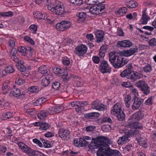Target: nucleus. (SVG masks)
Listing matches in <instances>:
<instances>
[{
    "mask_svg": "<svg viewBox=\"0 0 156 156\" xmlns=\"http://www.w3.org/2000/svg\"><path fill=\"white\" fill-rule=\"evenodd\" d=\"M89 145V148L91 149L98 148L97 151V156H103L105 149L108 147V144H110V140L106 137H98L97 139H94Z\"/></svg>",
    "mask_w": 156,
    "mask_h": 156,
    "instance_id": "obj_1",
    "label": "nucleus"
},
{
    "mask_svg": "<svg viewBox=\"0 0 156 156\" xmlns=\"http://www.w3.org/2000/svg\"><path fill=\"white\" fill-rule=\"evenodd\" d=\"M115 54L114 52L109 54V60L115 68H120L127 63L128 61L126 58H122Z\"/></svg>",
    "mask_w": 156,
    "mask_h": 156,
    "instance_id": "obj_2",
    "label": "nucleus"
},
{
    "mask_svg": "<svg viewBox=\"0 0 156 156\" xmlns=\"http://www.w3.org/2000/svg\"><path fill=\"white\" fill-rule=\"evenodd\" d=\"M103 2L101 0H88L87 3L90 5H94L98 3V5H94L91 7L89 9L90 12L93 14H98L102 10L104 9L105 5L102 4Z\"/></svg>",
    "mask_w": 156,
    "mask_h": 156,
    "instance_id": "obj_3",
    "label": "nucleus"
},
{
    "mask_svg": "<svg viewBox=\"0 0 156 156\" xmlns=\"http://www.w3.org/2000/svg\"><path fill=\"white\" fill-rule=\"evenodd\" d=\"M111 113L116 116L119 121H122L125 119V115L122 111L119 104L117 103L114 106L113 108L111 111Z\"/></svg>",
    "mask_w": 156,
    "mask_h": 156,
    "instance_id": "obj_4",
    "label": "nucleus"
},
{
    "mask_svg": "<svg viewBox=\"0 0 156 156\" xmlns=\"http://www.w3.org/2000/svg\"><path fill=\"white\" fill-rule=\"evenodd\" d=\"M129 126L132 128L131 129L129 130L124 136H127L128 139L131 136L135 135L136 134L138 133L137 129H141L142 126L141 124L138 122H134L133 123H131L129 124Z\"/></svg>",
    "mask_w": 156,
    "mask_h": 156,
    "instance_id": "obj_5",
    "label": "nucleus"
},
{
    "mask_svg": "<svg viewBox=\"0 0 156 156\" xmlns=\"http://www.w3.org/2000/svg\"><path fill=\"white\" fill-rule=\"evenodd\" d=\"M54 13L58 15H62L65 13L64 6L59 1H56L55 2V9Z\"/></svg>",
    "mask_w": 156,
    "mask_h": 156,
    "instance_id": "obj_6",
    "label": "nucleus"
},
{
    "mask_svg": "<svg viewBox=\"0 0 156 156\" xmlns=\"http://www.w3.org/2000/svg\"><path fill=\"white\" fill-rule=\"evenodd\" d=\"M135 85L143 91L144 94L147 95L150 93L149 87L144 81H139L136 83Z\"/></svg>",
    "mask_w": 156,
    "mask_h": 156,
    "instance_id": "obj_7",
    "label": "nucleus"
},
{
    "mask_svg": "<svg viewBox=\"0 0 156 156\" xmlns=\"http://www.w3.org/2000/svg\"><path fill=\"white\" fill-rule=\"evenodd\" d=\"M70 26L71 23L69 22L63 21L60 23H56L55 28L58 30L62 31L69 28Z\"/></svg>",
    "mask_w": 156,
    "mask_h": 156,
    "instance_id": "obj_8",
    "label": "nucleus"
},
{
    "mask_svg": "<svg viewBox=\"0 0 156 156\" xmlns=\"http://www.w3.org/2000/svg\"><path fill=\"white\" fill-rule=\"evenodd\" d=\"M103 155V156H121V154L118 150H112L110 149L108 144V147L105 149Z\"/></svg>",
    "mask_w": 156,
    "mask_h": 156,
    "instance_id": "obj_9",
    "label": "nucleus"
},
{
    "mask_svg": "<svg viewBox=\"0 0 156 156\" xmlns=\"http://www.w3.org/2000/svg\"><path fill=\"white\" fill-rule=\"evenodd\" d=\"M87 48L86 45L81 44L76 48L75 53L79 56H83L87 52Z\"/></svg>",
    "mask_w": 156,
    "mask_h": 156,
    "instance_id": "obj_10",
    "label": "nucleus"
},
{
    "mask_svg": "<svg viewBox=\"0 0 156 156\" xmlns=\"http://www.w3.org/2000/svg\"><path fill=\"white\" fill-rule=\"evenodd\" d=\"M100 69L101 72L104 73H110L111 69L109 67L108 62L105 60H103L101 64Z\"/></svg>",
    "mask_w": 156,
    "mask_h": 156,
    "instance_id": "obj_11",
    "label": "nucleus"
},
{
    "mask_svg": "<svg viewBox=\"0 0 156 156\" xmlns=\"http://www.w3.org/2000/svg\"><path fill=\"white\" fill-rule=\"evenodd\" d=\"M137 51L138 48L136 47L131 48L129 50L121 51V54L123 56L128 57L134 55Z\"/></svg>",
    "mask_w": 156,
    "mask_h": 156,
    "instance_id": "obj_12",
    "label": "nucleus"
},
{
    "mask_svg": "<svg viewBox=\"0 0 156 156\" xmlns=\"http://www.w3.org/2000/svg\"><path fill=\"white\" fill-rule=\"evenodd\" d=\"M70 133L69 131L64 129H60L58 131L59 136L64 140L69 138Z\"/></svg>",
    "mask_w": 156,
    "mask_h": 156,
    "instance_id": "obj_13",
    "label": "nucleus"
},
{
    "mask_svg": "<svg viewBox=\"0 0 156 156\" xmlns=\"http://www.w3.org/2000/svg\"><path fill=\"white\" fill-rule=\"evenodd\" d=\"M133 46V43L129 40L119 41L117 46L119 47L129 48Z\"/></svg>",
    "mask_w": 156,
    "mask_h": 156,
    "instance_id": "obj_14",
    "label": "nucleus"
},
{
    "mask_svg": "<svg viewBox=\"0 0 156 156\" xmlns=\"http://www.w3.org/2000/svg\"><path fill=\"white\" fill-rule=\"evenodd\" d=\"M143 102V100L141 98L135 97L134 98V102L132 106V108L135 110L138 109Z\"/></svg>",
    "mask_w": 156,
    "mask_h": 156,
    "instance_id": "obj_15",
    "label": "nucleus"
},
{
    "mask_svg": "<svg viewBox=\"0 0 156 156\" xmlns=\"http://www.w3.org/2000/svg\"><path fill=\"white\" fill-rule=\"evenodd\" d=\"M143 117V115L140 112H137L134 114L132 116L131 123L137 122L136 121L139 119H141Z\"/></svg>",
    "mask_w": 156,
    "mask_h": 156,
    "instance_id": "obj_16",
    "label": "nucleus"
},
{
    "mask_svg": "<svg viewBox=\"0 0 156 156\" xmlns=\"http://www.w3.org/2000/svg\"><path fill=\"white\" fill-rule=\"evenodd\" d=\"M91 105L93 109L97 110H102L105 109V105L101 104L99 101H93Z\"/></svg>",
    "mask_w": 156,
    "mask_h": 156,
    "instance_id": "obj_17",
    "label": "nucleus"
},
{
    "mask_svg": "<svg viewBox=\"0 0 156 156\" xmlns=\"http://www.w3.org/2000/svg\"><path fill=\"white\" fill-rule=\"evenodd\" d=\"M63 109V107L61 106H56L52 107L49 109L50 114H52L55 113H58L61 112Z\"/></svg>",
    "mask_w": 156,
    "mask_h": 156,
    "instance_id": "obj_18",
    "label": "nucleus"
},
{
    "mask_svg": "<svg viewBox=\"0 0 156 156\" xmlns=\"http://www.w3.org/2000/svg\"><path fill=\"white\" fill-rule=\"evenodd\" d=\"M23 151L27 154H28L30 156H35V151L31 149L29 147L26 145L25 147L22 149ZM36 153V152H35ZM36 153H37L36 152Z\"/></svg>",
    "mask_w": 156,
    "mask_h": 156,
    "instance_id": "obj_19",
    "label": "nucleus"
},
{
    "mask_svg": "<svg viewBox=\"0 0 156 156\" xmlns=\"http://www.w3.org/2000/svg\"><path fill=\"white\" fill-rule=\"evenodd\" d=\"M76 16L78 17V22L79 23H83L86 18V13L83 12H81L77 13Z\"/></svg>",
    "mask_w": 156,
    "mask_h": 156,
    "instance_id": "obj_20",
    "label": "nucleus"
},
{
    "mask_svg": "<svg viewBox=\"0 0 156 156\" xmlns=\"http://www.w3.org/2000/svg\"><path fill=\"white\" fill-rule=\"evenodd\" d=\"M95 35L98 43L100 42L103 41L104 37V33L103 31L98 30L96 32Z\"/></svg>",
    "mask_w": 156,
    "mask_h": 156,
    "instance_id": "obj_21",
    "label": "nucleus"
},
{
    "mask_svg": "<svg viewBox=\"0 0 156 156\" xmlns=\"http://www.w3.org/2000/svg\"><path fill=\"white\" fill-rule=\"evenodd\" d=\"M49 111L48 112L41 111L37 114V117L40 120L44 119L45 118L50 115L49 113Z\"/></svg>",
    "mask_w": 156,
    "mask_h": 156,
    "instance_id": "obj_22",
    "label": "nucleus"
},
{
    "mask_svg": "<svg viewBox=\"0 0 156 156\" xmlns=\"http://www.w3.org/2000/svg\"><path fill=\"white\" fill-rule=\"evenodd\" d=\"M150 19V17L147 15V13L145 11H143L141 18L140 19V21L142 24H146L147 23L148 21Z\"/></svg>",
    "mask_w": 156,
    "mask_h": 156,
    "instance_id": "obj_23",
    "label": "nucleus"
},
{
    "mask_svg": "<svg viewBox=\"0 0 156 156\" xmlns=\"http://www.w3.org/2000/svg\"><path fill=\"white\" fill-rule=\"evenodd\" d=\"M142 77V75L139 73L136 72L132 73L130 79L132 81H135L139 79Z\"/></svg>",
    "mask_w": 156,
    "mask_h": 156,
    "instance_id": "obj_24",
    "label": "nucleus"
},
{
    "mask_svg": "<svg viewBox=\"0 0 156 156\" xmlns=\"http://www.w3.org/2000/svg\"><path fill=\"white\" fill-rule=\"evenodd\" d=\"M36 124H39L40 126L39 129L41 130H46L50 127V125L46 122H36Z\"/></svg>",
    "mask_w": 156,
    "mask_h": 156,
    "instance_id": "obj_25",
    "label": "nucleus"
},
{
    "mask_svg": "<svg viewBox=\"0 0 156 156\" xmlns=\"http://www.w3.org/2000/svg\"><path fill=\"white\" fill-rule=\"evenodd\" d=\"M51 77L50 75H46L45 77L43 78L42 80L41 83L43 86L44 87L47 86L50 83V78Z\"/></svg>",
    "mask_w": 156,
    "mask_h": 156,
    "instance_id": "obj_26",
    "label": "nucleus"
},
{
    "mask_svg": "<svg viewBox=\"0 0 156 156\" xmlns=\"http://www.w3.org/2000/svg\"><path fill=\"white\" fill-rule=\"evenodd\" d=\"M99 115V114L98 112H91L86 114L84 115V116L87 119H94L98 117Z\"/></svg>",
    "mask_w": 156,
    "mask_h": 156,
    "instance_id": "obj_27",
    "label": "nucleus"
},
{
    "mask_svg": "<svg viewBox=\"0 0 156 156\" xmlns=\"http://www.w3.org/2000/svg\"><path fill=\"white\" fill-rule=\"evenodd\" d=\"M35 18H37L39 19H46L47 18V15L45 13H41L39 12H36L34 14Z\"/></svg>",
    "mask_w": 156,
    "mask_h": 156,
    "instance_id": "obj_28",
    "label": "nucleus"
},
{
    "mask_svg": "<svg viewBox=\"0 0 156 156\" xmlns=\"http://www.w3.org/2000/svg\"><path fill=\"white\" fill-rule=\"evenodd\" d=\"M126 5L130 9L136 8L138 6L137 3L134 1H130L126 3Z\"/></svg>",
    "mask_w": 156,
    "mask_h": 156,
    "instance_id": "obj_29",
    "label": "nucleus"
},
{
    "mask_svg": "<svg viewBox=\"0 0 156 156\" xmlns=\"http://www.w3.org/2000/svg\"><path fill=\"white\" fill-rule=\"evenodd\" d=\"M49 71V69L45 66H41L38 69L39 72L42 74H46L45 76L48 75V73Z\"/></svg>",
    "mask_w": 156,
    "mask_h": 156,
    "instance_id": "obj_30",
    "label": "nucleus"
},
{
    "mask_svg": "<svg viewBox=\"0 0 156 156\" xmlns=\"http://www.w3.org/2000/svg\"><path fill=\"white\" fill-rule=\"evenodd\" d=\"M131 74L130 72L125 69L121 73L120 75L122 77H126L127 79H130Z\"/></svg>",
    "mask_w": 156,
    "mask_h": 156,
    "instance_id": "obj_31",
    "label": "nucleus"
},
{
    "mask_svg": "<svg viewBox=\"0 0 156 156\" xmlns=\"http://www.w3.org/2000/svg\"><path fill=\"white\" fill-rule=\"evenodd\" d=\"M138 142L140 145L144 148L147 147V141L146 138L140 137L138 139Z\"/></svg>",
    "mask_w": 156,
    "mask_h": 156,
    "instance_id": "obj_32",
    "label": "nucleus"
},
{
    "mask_svg": "<svg viewBox=\"0 0 156 156\" xmlns=\"http://www.w3.org/2000/svg\"><path fill=\"white\" fill-rule=\"evenodd\" d=\"M23 62H22L20 63H18V64H16V66L18 69L20 70V72H24L26 71V68L23 65Z\"/></svg>",
    "mask_w": 156,
    "mask_h": 156,
    "instance_id": "obj_33",
    "label": "nucleus"
},
{
    "mask_svg": "<svg viewBox=\"0 0 156 156\" xmlns=\"http://www.w3.org/2000/svg\"><path fill=\"white\" fill-rule=\"evenodd\" d=\"M45 100L44 98H39L34 102V105L36 106L40 105L45 101Z\"/></svg>",
    "mask_w": 156,
    "mask_h": 156,
    "instance_id": "obj_34",
    "label": "nucleus"
},
{
    "mask_svg": "<svg viewBox=\"0 0 156 156\" xmlns=\"http://www.w3.org/2000/svg\"><path fill=\"white\" fill-rule=\"evenodd\" d=\"M79 142L80 147H85L89 143L88 141H87L84 139L82 138L79 139Z\"/></svg>",
    "mask_w": 156,
    "mask_h": 156,
    "instance_id": "obj_35",
    "label": "nucleus"
},
{
    "mask_svg": "<svg viewBox=\"0 0 156 156\" xmlns=\"http://www.w3.org/2000/svg\"><path fill=\"white\" fill-rule=\"evenodd\" d=\"M131 100V97L130 96L127 95L124 98V101L126 105V107L129 108L130 107V103Z\"/></svg>",
    "mask_w": 156,
    "mask_h": 156,
    "instance_id": "obj_36",
    "label": "nucleus"
},
{
    "mask_svg": "<svg viewBox=\"0 0 156 156\" xmlns=\"http://www.w3.org/2000/svg\"><path fill=\"white\" fill-rule=\"evenodd\" d=\"M53 70L54 73L55 74L58 75L61 74V76H63V75H62L61 74L63 72V70H62L61 69L55 67L53 69Z\"/></svg>",
    "mask_w": 156,
    "mask_h": 156,
    "instance_id": "obj_37",
    "label": "nucleus"
},
{
    "mask_svg": "<svg viewBox=\"0 0 156 156\" xmlns=\"http://www.w3.org/2000/svg\"><path fill=\"white\" fill-rule=\"evenodd\" d=\"M40 140L42 142L45 147L49 148L51 147V145L50 144L49 141L45 140L42 138H40Z\"/></svg>",
    "mask_w": 156,
    "mask_h": 156,
    "instance_id": "obj_38",
    "label": "nucleus"
},
{
    "mask_svg": "<svg viewBox=\"0 0 156 156\" xmlns=\"http://www.w3.org/2000/svg\"><path fill=\"white\" fill-rule=\"evenodd\" d=\"M143 70L145 72L149 73L152 70V67L151 65L148 64L143 68Z\"/></svg>",
    "mask_w": 156,
    "mask_h": 156,
    "instance_id": "obj_39",
    "label": "nucleus"
},
{
    "mask_svg": "<svg viewBox=\"0 0 156 156\" xmlns=\"http://www.w3.org/2000/svg\"><path fill=\"white\" fill-rule=\"evenodd\" d=\"M127 140H128V137L124 136L119 138L117 141V142L119 144H121L124 142H126Z\"/></svg>",
    "mask_w": 156,
    "mask_h": 156,
    "instance_id": "obj_40",
    "label": "nucleus"
},
{
    "mask_svg": "<svg viewBox=\"0 0 156 156\" xmlns=\"http://www.w3.org/2000/svg\"><path fill=\"white\" fill-rule=\"evenodd\" d=\"M11 94L16 97H18L20 94V90L17 89H16L15 90L11 92Z\"/></svg>",
    "mask_w": 156,
    "mask_h": 156,
    "instance_id": "obj_41",
    "label": "nucleus"
},
{
    "mask_svg": "<svg viewBox=\"0 0 156 156\" xmlns=\"http://www.w3.org/2000/svg\"><path fill=\"white\" fill-rule=\"evenodd\" d=\"M9 82L8 81H5L3 84L2 87V90H6V93H7V91L9 90Z\"/></svg>",
    "mask_w": 156,
    "mask_h": 156,
    "instance_id": "obj_42",
    "label": "nucleus"
},
{
    "mask_svg": "<svg viewBox=\"0 0 156 156\" xmlns=\"http://www.w3.org/2000/svg\"><path fill=\"white\" fill-rule=\"evenodd\" d=\"M75 78V79H78V80H76L77 81L76 85L77 87H80L83 85V84L82 80H81V78L80 77L76 76Z\"/></svg>",
    "mask_w": 156,
    "mask_h": 156,
    "instance_id": "obj_43",
    "label": "nucleus"
},
{
    "mask_svg": "<svg viewBox=\"0 0 156 156\" xmlns=\"http://www.w3.org/2000/svg\"><path fill=\"white\" fill-rule=\"evenodd\" d=\"M127 12V9L126 8L123 7L120 9L118 11V12L119 14L122 16H123L124 14L126 13Z\"/></svg>",
    "mask_w": 156,
    "mask_h": 156,
    "instance_id": "obj_44",
    "label": "nucleus"
},
{
    "mask_svg": "<svg viewBox=\"0 0 156 156\" xmlns=\"http://www.w3.org/2000/svg\"><path fill=\"white\" fill-rule=\"evenodd\" d=\"M5 72L8 73H12L14 71L13 67L12 66H9L7 67L5 69Z\"/></svg>",
    "mask_w": 156,
    "mask_h": 156,
    "instance_id": "obj_45",
    "label": "nucleus"
},
{
    "mask_svg": "<svg viewBox=\"0 0 156 156\" xmlns=\"http://www.w3.org/2000/svg\"><path fill=\"white\" fill-rule=\"evenodd\" d=\"M60 84L59 82H55L52 84V87L55 90H57L60 87Z\"/></svg>",
    "mask_w": 156,
    "mask_h": 156,
    "instance_id": "obj_46",
    "label": "nucleus"
},
{
    "mask_svg": "<svg viewBox=\"0 0 156 156\" xmlns=\"http://www.w3.org/2000/svg\"><path fill=\"white\" fill-rule=\"evenodd\" d=\"M149 45L154 47L156 45V41L154 38H153L150 40L149 41Z\"/></svg>",
    "mask_w": 156,
    "mask_h": 156,
    "instance_id": "obj_47",
    "label": "nucleus"
},
{
    "mask_svg": "<svg viewBox=\"0 0 156 156\" xmlns=\"http://www.w3.org/2000/svg\"><path fill=\"white\" fill-rule=\"evenodd\" d=\"M30 28L33 33L35 34L36 33L37 27L36 25L34 24L30 26Z\"/></svg>",
    "mask_w": 156,
    "mask_h": 156,
    "instance_id": "obj_48",
    "label": "nucleus"
},
{
    "mask_svg": "<svg viewBox=\"0 0 156 156\" xmlns=\"http://www.w3.org/2000/svg\"><path fill=\"white\" fill-rule=\"evenodd\" d=\"M102 121L103 122H108L110 123H112V120L108 117H105L103 118L102 119Z\"/></svg>",
    "mask_w": 156,
    "mask_h": 156,
    "instance_id": "obj_49",
    "label": "nucleus"
},
{
    "mask_svg": "<svg viewBox=\"0 0 156 156\" xmlns=\"http://www.w3.org/2000/svg\"><path fill=\"white\" fill-rule=\"evenodd\" d=\"M29 90L31 92L33 93H37L38 91V90L37 89L36 87L32 86L29 88Z\"/></svg>",
    "mask_w": 156,
    "mask_h": 156,
    "instance_id": "obj_50",
    "label": "nucleus"
},
{
    "mask_svg": "<svg viewBox=\"0 0 156 156\" xmlns=\"http://www.w3.org/2000/svg\"><path fill=\"white\" fill-rule=\"evenodd\" d=\"M33 142L34 143L38 145L40 147H42V144L41 141L35 138L33 140Z\"/></svg>",
    "mask_w": 156,
    "mask_h": 156,
    "instance_id": "obj_51",
    "label": "nucleus"
},
{
    "mask_svg": "<svg viewBox=\"0 0 156 156\" xmlns=\"http://www.w3.org/2000/svg\"><path fill=\"white\" fill-rule=\"evenodd\" d=\"M133 69V67L131 63L129 64L126 66V69H125L126 70H127V71L130 72L131 73H132V70Z\"/></svg>",
    "mask_w": 156,
    "mask_h": 156,
    "instance_id": "obj_52",
    "label": "nucleus"
},
{
    "mask_svg": "<svg viewBox=\"0 0 156 156\" xmlns=\"http://www.w3.org/2000/svg\"><path fill=\"white\" fill-rule=\"evenodd\" d=\"M92 59L94 62L96 64H98L99 62L100 59L97 56H95L93 57Z\"/></svg>",
    "mask_w": 156,
    "mask_h": 156,
    "instance_id": "obj_53",
    "label": "nucleus"
},
{
    "mask_svg": "<svg viewBox=\"0 0 156 156\" xmlns=\"http://www.w3.org/2000/svg\"><path fill=\"white\" fill-rule=\"evenodd\" d=\"M18 51L21 53L24 54H26V50L25 47H19L18 49Z\"/></svg>",
    "mask_w": 156,
    "mask_h": 156,
    "instance_id": "obj_54",
    "label": "nucleus"
},
{
    "mask_svg": "<svg viewBox=\"0 0 156 156\" xmlns=\"http://www.w3.org/2000/svg\"><path fill=\"white\" fill-rule=\"evenodd\" d=\"M117 34L120 36H122L124 35V33L122 29L119 28L117 30Z\"/></svg>",
    "mask_w": 156,
    "mask_h": 156,
    "instance_id": "obj_55",
    "label": "nucleus"
},
{
    "mask_svg": "<svg viewBox=\"0 0 156 156\" xmlns=\"http://www.w3.org/2000/svg\"><path fill=\"white\" fill-rule=\"evenodd\" d=\"M16 82L19 85H21L25 83V81L21 79H18L16 80Z\"/></svg>",
    "mask_w": 156,
    "mask_h": 156,
    "instance_id": "obj_56",
    "label": "nucleus"
},
{
    "mask_svg": "<svg viewBox=\"0 0 156 156\" xmlns=\"http://www.w3.org/2000/svg\"><path fill=\"white\" fill-rule=\"evenodd\" d=\"M152 97L149 98L145 102V104L147 105H151L152 103Z\"/></svg>",
    "mask_w": 156,
    "mask_h": 156,
    "instance_id": "obj_57",
    "label": "nucleus"
},
{
    "mask_svg": "<svg viewBox=\"0 0 156 156\" xmlns=\"http://www.w3.org/2000/svg\"><path fill=\"white\" fill-rule=\"evenodd\" d=\"M47 22L49 24L51 25H54L55 24H56V21L54 20H51L49 19H47Z\"/></svg>",
    "mask_w": 156,
    "mask_h": 156,
    "instance_id": "obj_58",
    "label": "nucleus"
},
{
    "mask_svg": "<svg viewBox=\"0 0 156 156\" xmlns=\"http://www.w3.org/2000/svg\"><path fill=\"white\" fill-rule=\"evenodd\" d=\"M27 112L28 114L33 115L34 113H36V111L33 109H30L27 111Z\"/></svg>",
    "mask_w": 156,
    "mask_h": 156,
    "instance_id": "obj_59",
    "label": "nucleus"
},
{
    "mask_svg": "<svg viewBox=\"0 0 156 156\" xmlns=\"http://www.w3.org/2000/svg\"><path fill=\"white\" fill-rule=\"evenodd\" d=\"M8 42L9 46L11 47H12L14 46L15 44V42L12 39H9Z\"/></svg>",
    "mask_w": 156,
    "mask_h": 156,
    "instance_id": "obj_60",
    "label": "nucleus"
},
{
    "mask_svg": "<svg viewBox=\"0 0 156 156\" xmlns=\"http://www.w3.org/2000/svg\"><path fill=\"white\" fill-rule=\"evenodd\" d=\"M122 85L126 87H130L131 84L129 82H124L122 83Z\"/></svg>",
    "mask_w": 156,
    "mask_h": 156,
    "instance_id": "obj_61",
    "label": "nucleus"
},
{
    "mask_svg": "<svg viewBox=\"0 0 156 156\" xmlns=\"http://www.w3.org/2000/svg\"><path fill=\"white\" fill-rule=\"evenodd\" d=\"M13 113L11 112H7L5 114V117L8 119L11 118L12 116Z\"/></svg>",
    "mask_w": 156,
    "mask_h": 156,
    "instance_id": "obj_62",
    "label": "nucleus"
},
{
    "mask_svg": "<svg viewBox=\"0 0 156 156\" xmlns=\"http://www.w3.org/2000/svg\"><path fill=\"white\" fill-rule=\"evenodd\" d=\"M74 145L76 147H80L79 139H75L74 140Z\"/></svg>",
    "mask_w": 156,
    "mask_h": 156,
    "instance_id": "obj_63",
    "label": "nucleus"
},
{
    "mask_svg": "<svg viewBox=\"0 0 156 156\" xmlns=\"http://www.w3.org/2000/svg\"><path fill=\"white\" fill-rule=\"evenodd\" d=\"M95 128L94 126H90L86 127V130L87 131H93Z\"/></svg>",
    "mask_w": 156,
    "mask_h": 156,
    "instance_id": "obj_64",
    "label": "nucleus"
}]
</instances>
